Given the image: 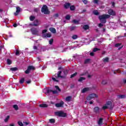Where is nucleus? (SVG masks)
I'll return each mask as SVG.
<instances>
[{
	"instance_id": "1",
	"label": "nucleus",
	"mask_w": 126,
	"mask_h": 126,
	"mask_svg": "<svg viewBox=\"0 0 126 126\" xmlns=\"http://www.w3.org/2000/svg\"><path fill=\"white\" fill-rule=\"evenodd\" d=\"M63 74L62 71H59L57 74H56L54 76H53L52 80H53L54 82H59V81H60L59 78H63L64 77H65V76L66 75V74H67V73L68 72V70H63Z\"/></svg>"
},
{
	"instance_id": "2",
	"label": "nucleus",
	"mask_w": 126,
	"mask_h": 126,
	"mask_svg": "<svg viewBox=\"0 0 126 126\" xmlns=\"http://www.w3.org/2000/svg\"><path fill=\"white\" fill-rule=\"evenodd\" d=\"M56 90L53 91L52 89L49 88H45L43 90V93H45V94H49V93H51V92H52L53 94H58L59 92H61V89H60V87L58 86H55Z\"/></svg>"
},
{
	"instance_id": "3",
	"label": "nucleus",
	"mask_w": 126,
	"mask_h": 126,
	"mask_svg": "<svg viewBox=\"0 0 126 126\" xmlns=\"http://www.w3.org/2000/svg\"><path fill=\"white\" fill-rule=\"evenodd\" d=\"M98 18L101 23H103L104 24H105V23L107 22V19H108V18H110V15L103 14L102 15L99 16L98 17Z\"/></svg>"
},
{
	"instance_id": "4",
	"label": "nucleus",
	"mask_w": 126,
	"mask_h": 126,
	"mask_svg": "<svg viewBox=\"0 0 126 126\" xmlns=\"http://www.w3.org/2000/svg\"><path fill=\"white\" fill-rule=\"evenodd\" d=\"M31 31L32 35H36V36L40 35V30L38 28H32Z\"/></svg>"
},
{
	"instance_id": "5",
	"label": "nucleus",
	"mask_w": 126,
	"mask_h": 126,
	"mask_svg": "<svg viewBox=\"0 0 126 126\" xmlns=\"http://www.w3.org/2000/svg\"><path fill=\"white\" fill-rule=\"evenodd\" d=\"M41 12L44 13V14H49L50 11L48 9V6L46 5H44L41 8Z\"/></svg>"
},
{
	"instance_id": "6",
	"label": "nucleus",
	"mask_w": 126,
	"mask_h": 126,
	"mask_svg": "<svg viewBox=\"0 0 126 126\" xmlns=\"http://www.w3.org/2000/svg\"><path fill=\"white\" fill-rule=\"evenodd\" d=\"M55 115L56 116H59V117H62V118H64V117H66V114L63 113V111H58L55 113Z\"/></svg>"
},
{
	"instance_id": "7",
	"label": "nucleus",
	"mask_w": 126,
	"mask_h": 126,
	"mask_svg": "<svg viewBox=\"0 0 126 126\" xmlns=\"http://www.w3.org/2000/svg\"><path fill=\"white\" fill-rule=\"evenodd\" d=\"M97 97L98 95H97V94H91L87 97V99L88 101H90L92 99H93L94 98H97Z\"/></svg>"
},
{
	"instance_id": "8",
	"label": "nucleus",
	"mask_w": 126,
	"mask_h": 126,
	"mask_svg": "<svg viewBox=\"0 0 126 126\" xmlns=\"http://www.w3.org/2000/svg\"><path fill=\"white\" fill-rule=\"evenodd\" d=\"M35 70V67L33 66H29L28 67V69L25 71V73H26V74H28L31 70Z\"/></svg>"
},
{
	"instance_id": "9",
	"label": "nucleus",
	"mask_w": 126,
	"mask_h": 126,
	"mask_svg": "<svg viewBox=\"0 0 126 126\" xmlns=\"http://www.w3.org/2000/svg\"><path fill=\"white\" fill-rule=\"evenodd\" d=\"M101 109L99 108V107H95L94 108V112L95 114H100V112H101Z\"/></svg>"
},
{
	"instance_id": "10",
	"label": "nucleus",
	"mask_w": 126,
	"mask_h": 126,
	"mask_svg": "<svg viewBox=\"0 0 126 126\" xmlns=\"http://www.w3.org/2000/svg\"><path fill=\"white\" fill-rule=\"evenodd\" d=\"M30 25L31 26H38V25H40V23H39V21L38 20H35L33 22V24H30Z\"/></svg>"
},
{
	"instance_id": "11",
	"label": "nucleus",
	"mask_w": 126,
	"mask_h": 126,
	"mask_svg": "<svg viewBox=\"0 0 126 126\" xmlns=\"http://www.w3.org/2000/svg\"><path fill=\"white\" fill-rule=\"evenodd\" d=\"M108 13L109 14V15H112L113 16L116 15V12L111 9L108 10Z\"/></svg>"
},
{
	"instance_id": "12",
	"label": "nucleus",
	"mask_w": 126,
	"mask_h": 126,
	"mask_svg": "<svg viewBox=\"0 0 126 126\" xmlns=\"http://www.w3.org/2000/svg\"><path fill=\"white\" fill-rule=\"evenodd\" d=\"M63 104L64 103L63 102V101H61L60 103H56L55 104V106L56 107H57V108H63Z\"/></svg>"
},
{
	"instance_id": "13",
	"label": "nucleus",
	"mask_w": 126,
	"mask_h": 126,
	"mask_svg": "<svg viewBox=\"0 0 126 126\" xmlns=\"http://www.w3.org/2000/svg\"><path fill=\"white\" fill-rule=\"evenodd\" d=\"M89 90H90V88H85L82 90L81 93H86V92H88V91H89Z\"/></svg>"
},
{
	"instance_id": "14",
	"label": "nucleus",
	"mask_w": 126,
	"mask_h": 126,
	"mask_svg": "<svg viewBox=\"0 0 126 126\" xmlns=\"http://www.w3.org/2000/svg\"><path fill=\"white\" fill-rule=\"evenodd\" d=\"M51 35L50 33H44L42 35V36L43 38H50L51 37Z\"/></svg>"
},
{
	"instance_id": "15",
	"label": "nucleus",
	"mask_w": 126,
	"mask_h": 126,
	"mask_svg": "<svg viewBox=\"0 0 126 126\" xmlns=\"http://www.w3.org/2000/svg\"><path fill=\"white\" fill-rule=\"evenodd\" d=\"M97 124L98 126H102V124H103V118H99L97 122Z\"/></svg>"
},
{
	"instance_id": "16",
	"label": "nucleus",
	"mask_w": 126,
	"mask_h": 126,
	"mask_svg": "<svg viewBox=\"0 0 126 126\" xmlns=\"http://www.w3.org/2000/svg\"><path fill=\"white\" fill-rule=\"evenodd\" d=\"M121 45H122L121 43H117L115 44V46L117 48H119V47H120L118 48V50H121V49H122V48H123V45L121 46Z\"/></svg>"
},
{
	"instance_id": "17",
	"label": "nucleus",
	"mask_w": 126,
	"mask_h": 126,
	"mask_svg": "<svg viewBox=\"0 0 126 126\" xmlns=\"http://www.w3.org/2000/svg\"><path fill=\"white\" fill-rule=\"evenodd\" d=\"M19 12H20V7H17L16 8V11L15 13H14V15H18V13H19Z\"/></svg>"
},
{
	"instance_id": "18",
	"label": "nucleus",
	"mask_w": 126,
	"mask_h": 126,
	"mask_svg": "<svg viewBox=\"0 0 126 126\" xmlns=\"http://www.w3.org/2000/svg\"><path fill=\"white\" fill-rule=\"evenodd\" d=\"M49 30H50V32H52V33H53L54 34L56 33V32H57V31L56 30V29H55L54 28H50Z\"/></svg>"
},
{
	"instance_id": "19",
	"label": "nucleus",
	"mask_w": 126,
	"mask_h": 126,
	"mask_svg": "<svg viewBox=\"0 0 126 126\" xmlns=\"http://www.w3.org/2000/svg\"><path fill=\"white\" fill-rule=\"evenodd\" d=\"M69 6H70V3H66L64 4L65 8H69Z\"/></svg>"
},
{
	"instance_id": "20",
	"label": "nucleus",
	"mask_w": 126,
	"mask_h": 126,
	"mask_svg": "<svg viewBox=\"0 0 126 126\" xmlns=\"http://www.w3.org/2000/svg\"><path fill=\"white\" fill-rule=\"evenodd\" d=\"M39 107H41V108H47V107H48V105L46 104H42L39 105Z\"/></svg>"
},
{
	"instance_id": "21",
	"label": "nucleus",
	"mask_w": 126,
	"mask_h": 126,
	"mask_svg": "<svg viewBox=\"0 0 126 126\" xmlns=\"http://www.w3.org/2000/svg\"><path fill=\"white\" fill-rule=\"evenodd\" d=\"M72 22L74 23V24H79V21L77 20H73Z\"/></svg>"
},
{
	"instance_id": "22",
	"label": "nucleus",
	"mask_w": 126,
	"mask_h": 126,
	"mask_svg": "<svg viewBox=\"0 0 126 126\" xmlns=\"http://www.w3.org/2000/svg\"><path fill=\"white\" fill-rule=\"evenodd\" d=\"M78 38V36L76 34H74L72 36V38L73 39V40H75Z\"/></svg>"
},
{
	"instance_id": "23",
	"label": "nucleus",
	"mask_w": 126,
	"mask_h": 126,
	"mask_svg": "<svg viewBox=\"0 0 126 126\" xmlns=\"http://www.w3.org/2000/svg\"><path fill=\"white\" fill-rule=\"evenodd\" d=\"M65 100L67 102H69V101L71 100V96H68L66 97Z\"/></svg>"
},
{
	"instance_id": "24",
	"label": "nucleus",
	"mask_w": 126,
	"mask_h": 126,
	"mask_svg": "<svg viewBox=\"0 0 126 126\" xmlns=\"http://www.w3.org/2000/svg\"><path fill=\"white\" fill-rule=\"evenodd\" d=\"M83 80H85V77H80L78 81H79L80 82H82V81H83Z\"/></svg>"
},
{
	"instance_id": "25",
	"label": "nucleus",
	"mask_w": 126,
	"mask_h": 126,
	"mask_svg": "<svg viewBox=\"0 0 126 126\" xmlns=\"http://www.w3.org/2000/svg\"><path fill=\"white\" fill-rule=\"evenodd\" d=\"M13 108L16 110V111H17L18 110V106L16 104H15L13 106Z\"/></svg>"
},
{
	"instance_id": "26",
	"label": "nucleus",
	"mask_w": 126,
	"mask_h": 126,
	"mask_svg": "<svg viewBox=\"0 0 126 126\" xmlns=\"http://www.w3.org/2000/svg\"><path fill=\"white\" fill-rule=\"evenodd\" d=\"M83 29L85 30H87V29H89V26L87 25H86L84 26Z\"/></svg>"
},
{
	"instance_id": "27",
	"label": "nucleus",
	"mask_w": 126,
	"mask_h": 126,
	"mask_svg": "<svg viewBox=\"0 0 126 126\" xmlns=\"http://www.w3.org/2000/svg\"><path fill=\"white\" fill-rule=\"evenodd\" d=\"M125 96L124 95H118V98L119 99H124L125 98Z\"/></svg>"
},
{
	"instance_id": "28",
	"label": "nucleus",
	"mask_w": 126,
	"mask_h": 126,
	"mask_svg": "<svg viewBox=\"0 0 126 126\" xmlns=\"http://www.w3.org/2000/svg\"><path fill=\"white\" fill-rule=\"evenodd\" d=\"M24 80H25V79H24V78H22L20 79V83L21 84H23V83H24Z\"/></svg>"
},
{
	"instance_id": "29",
	"label": "nucleus",
	"mask_w": 126,
	"mask_h": 126,
	"mask_svg": "<svg viewBox=\"0 0 126 126\" xmlns=\"http://www.w3.org/2000/svg\"><path fill=\"white\" fill-rule=\"evenodd\" d=\"M103 61L104 63H108V62H109V58H104L103 59Z\"/></svg>"
},
{
	"instance_id": "30",
	"label": "nucleus",
	"mask_w": 126,
	"mask_h": 126,
	"mask_svg": "<svg viewBox=\"0 0 126 126\" xmlns=\"http://www.w3.org/2000/svg\"><path fill=\"white\" fill-rule=\"evenodd\" d=\"M17 69V67H12L10 68V70H12V71H16Z\"/></svg>"
},
{
	"instance_id": "31",
	"label": "nucleus",
	"mask_w": 126,
	"mask_h": 126,
	"mask_svg": "<svg viewBox=\"0 0 126 126\" xmlns=\"http://www.w3.org/2000/svg\"><path fill=\"white\" fill-rule=\"evenodd\" d=\"M93 13L94 14V15H99V12L97 10L94 11Z\"/></svg>"
},
{
	"instance_id": "32",
	"label": "nucleus",
	"mask_w": 126,
	"mask_h": 126,
	"mask_svg": "<svg viewBox=\"0 0 126 126\" xmlns=\"http://www.w3.org/2000/svg\"><path fill=\"white\" fill-rule=\"evenodd\" d=\"M90 63V59H86L85 60V63Z\"/></svg>"
},
{
	"instance_id": "33",
	"label": "nucleus",
	"mask_w": 126,
	"mask_h": 126,
	"mask_svg": "<svg viewBox=\"0 0 126 126\" xmlns=\"http://www.w3.org/2000/svg\"><path fill=\"white\" fill-rule=\"evenodd\" d=\"M108 108H109V106H107V105H106V104H105L104 106H103L102 107V109L103 110H106V109H108Z\"/></svg>"
},
{
	"instance_id": "34",
	"label": "nucleus",
	"mask_w": 126,
	"mask_h": 126,
	"mask_svg": "<svg viewBox=\"0 0 126 126\" xmlns=\"http://www.w3.org/2000/svg\"><path fill=\"white\" fill-rule=\"evenodd\" d=\"M70 10H75V6L74 5H72L70 7Z\"/></svg>"
},
{
	"instance_id": "35",
	"label": "nucleus",
	"mask_w": 126,
	"mask_h": 126,
	"mask_svg": "<svg viewBox=\"0 0 126 126\" xmlns=\"http://www.w3.org/2000/svg\"><path fill=\"white\" fill-rule=\"evenodd\" d=\"M12 63V62H11L10 60H9V59L7 60V64H11Z\"/></svg>"
},
{
	"instance_id": "36",
	"label": "nucleus",
	"mask_w": 126,
	"mask_h": 126,
	"mask_svg": "<svg viewBox=\"0 0 126 126\" xmlns=\"http://www.w3.org/2000/svg\"><path fill=\"white\" fill-rule=\"evenodd\" d=\"M34 19H35V17L33 16H31L30 17V20H31V21H33V20H34Z\"/></svg>"
},
{
	"instance_id": "37",
	"label": "nucleus",
	"mask_w": 126,
	"mask_h": 126,
	"mask_svg": "<svg viewBox=\"0 0 126 126\" xmlns=\"http://www.w3.org/2000/svg\"><path fill=\"white\" fill-rule=\"evenodd\" d=\"M77 75V72H75V73L71 75L70 78H72L73 77H74V76H76Z\"/></svg>"
},
{
	"instance_id": "38",
	"label": "nucleus",
	"mask_w": 126,
	"mask_h": 126,
	"mask_svg": "<svg viewBox=\"0 0 126 126\" xmlns=\"http://www.w3.org/2000/svg\"><path fill=\"white\" fill-rule=\"evenodd\" d=\"M49 122H50V123H51V124H54L55 122V119H52L49 120Z\"/></svg>"
},
{
	"instance_id": "39",
	"label": "nucleus",
	"mask_w": 126,
	"mask_h": 126,
	"mask_svg": "<svg viewBox=\"0 0 126 126\" xmlns=\"http://www.w3.org/2000/svg\"><path fill=\"white\" fill-rule=\"evenodd\" d=\"M65 18L67 20H69V19H70V16L69 15H67L66 16Z\"/></svg>"
},
{
	"instance_id": "40",
	"label": "nucleus",
	"mask_w": 126,
	"mask_h": 126,
	"mask_svg": "<svg viewBox=\"0 0 126 126\" xmlns=\"http://www.w3.org/2000/svg\"><path fill=\"white\" fill-rule=\"evenodd\" d=\"M97 51H100V49L97 48H95L93 49V52H97Z\"/></svg>"
},
{
	"instance_id": "41",
	"label": "nucleus",
	"mask_w": 126,
	"mask_h": 126,
	"mask_svg": "<svg viewBox=\"0 0 126 126\" xmlns=\"http://www.w3.org/2000/svg\"><path fill=\"white\" fill-rule=\"evenodd\" d=\"M112 105V102L111 101H108L106 103V106H111Z\"/></svg>"
},
{
	"instance_id": "42",
	"label": "nucleus",
	"mask_w": 126,
	"mask_h": 126,
	"mask_svg": "<svg viewBox=\"0 0 126 126\" xmlns=\"http://www.w3.org/2000/svg\"><path fill=\"white\" fill-rule=\"evenodd\" d=\"M9 119V116H7V117L4 120V122L6 123V122L8 121Z\"/></svg>"
},
{
	"instance_id": "43",
	"label": "nucleus",
	"mask_w": 126,
	"mask_h": 126,
	"mask_svg": "<svg viewBox=\"0 0 126 126\" xmlns=\"http://www.w3.org/2000/svg\"><path fill=\"white\" fill-rule=\"evenodd\" d=\"M18 124L19 125V126H23V123H22V122L19 121L18 122Z\"/></svg>"
},
{
	"instance_id": "44",
	"label": "nucleus",
	"mask_w": 126,
	"mask_h": 126,
	"mask_svg": "<svg viewBox=\"0 0 126 126\" xmlns=\"http://www.w3.org/2000/svg\"><path fill=\"white\" fill-rule=\"evenodd\" d=\"M54 41V39H51L49 40V44L50 45H52V44H53V42Z\"/></svg>"
},
{
	"instance_id": "45",
	"label": "nucleus",
	"mask_w": 126,
	"mask_h": 126,
	"mask_svg": "<svg viewBox=\"0 0 126 126\" xmlns=\"http://www.w3.org/2000/svg\"><path fill=\"white\" fill-rule=\"evenodd\" d=\"M83 2L85 3V4H87V3L88 2V1L87 0H82Z\"/></svg>"
},
{
	"instance_id": "46",
	"label": "nucleus",
	"mask_w": 126,
	"mask_h": 126,
	"mask_svg": "<svg viewBox=\"0 0 126 126\" xmlns=\"http://www.w3.org/2000/svg\"><path fill=\"white\" fill-rule=\"evenodd\" d=\"M19 51L18 50H16V56H19Z\"/></svg>"
},
{
	"instance_id": "47",
	"label": "nucleus",
	"mask_w": 126,
	"mask_h": 126,
	"mask_svg": "<svg viewBox=\"0 0 126 126\" xmlns=\"http://www.w3.org/2000/svg\"><path fill=\"white\" fill-rule=\"evenodd\" d=\"M103 26H104V25L102 24V23H100L98 24V27H103Z\"/></svg>"
},
{
	"instance_id": "48",
	"label": "nucleus",
	"mask_w": 126,
	"mask_h": 126,
	"mask_svg": "<svg viewBox=\"0 0 126 126\" xmlns=\"http://www.w3.org/2000/svg\"><path fill=\"white\" fill-rule=\"evenodd\" d=\"M107 83V81L103 80L102 82V84H106Z\"/></svg>"
},
{
	"instance_id": "49",
	"label": "nucleus",
	"mask_w": 126,
	"mask_h": 126,
	"mask_svg": "<svg viewBox=\"0 0 126 126\" xmlns=\"http://www.w3.org/2000/svg\"><path fill=\"white\" fill-rule=\"evenodd\" d=\"M54 17L55 18H57V17H59V14H55L54 15Z\"/></svg>"
},
{
	"instance_id": "50",
	"label": "nucleus",
	"mask_w": 126,
	"mask_h": 126,
	"mask_svg": "<svg viewBox=\"0 0 126 126\" xmlns=\"http://www.w3.org/2000/svg\"><path fill=\"white\" fill-rule=\"evenodd\" d=\"M90 55L91 56V57H93V56H94V52H91Z\"/></svg>"
},
{
	"instance_id": "51",
	"label": "nucleus",
	"mask_w": 126,
	"mask_h": 126,
	"mask_svg": "<svg viewBox=\"0 0 126 126\" xmlns=\"http://www.w3.org/2000/svg\"><path fill=\"white\" fill-rule=\"evenodd\" d=\"M47 32V30H44L42 31V34H45Z\"/></svg>"
},
{
	"instance_id": "52",
	"label": "nucleus",
	"mask_w": 126,
	"mask_h": 126,
	"mask_svg": "<svg viewBox=\"0 0 126 126\" xmlns=\"http://www.w3.org/2000/svg\"><path fill=\"white\" fill-rule=\"evenodd\" d=\"M24 125H25V126H28L29 124L27 122H24Z\"/></svg>"
},
{
	"instance_id": "53",
	"label": "nucleus",
	"mask_w": 126,
	"mask_h": 126,
	"mask_svg": "<svg viewBox=\"0 0 126 126\" xmlns=\"http://www.w3.org/2000/svg\"><path fill=\"white\" fill-rule=\"evenodd\" d=\"M94 3H98V0H94Z\"/></svg>"
},
{
	"instance_id": "54",
	"label": "nucleus",
	"mask_w": 126,
	"mask_h": 126,
	"mask_svg": "<svg viewBox=\"0 0 126 126\" xmlns=\"http://www.w3.org/2000/svg\"><path fill=\"white\" fill-rule=\"evenodd\" d=\"M27 83H28V84H29L30 83H31V80H28L27 81Z\"/></svg>"
},
{
	"instance_id": "55",
	"label": "nucleus",
	"mask_w": 126,
	"mask_h": 126,
	"mask_svg": "<svg viewBox=\"0 0 126 126\" xmlns=\"http://www.w3.org/2000/svg\"><path fill=\"white\" fill-rule=\"evenodd\" d=\"M74 29H75V27H71V31L74 30Z\"/></svg>"
},
{
	"instance_id": "56",
	"label": "nucleus",
	"mask_w": 126,
	"mask_h": 126,
	"mask_svg": "<svg viewBox=\"0 0 126 126\" xmlns=\"http://www.w3.org/2000/svg\"><path fill=\"white\" fill-rule=\"evenodd\" d=\"M34 11H36V12L39 11V9L38 8L34 9Z\"/></svg>"
},
{
	"instance_id": "57",
	"label": "nucleus",
	"mask_w": 126,
	"mask_h": 126,
	"mask_svg": "<svg viewBox=\"0 0 126 126\" xmlns=\"http://www.w3.org/2000/svg\"><path fill=\"white\" fill-rule=\"evenodd\" d=\"M33 49H34V50H37V46H33Z\"/></svg>"
},
{
	"instance_id": "58",
	"label": "nucleus",
	"mask_w": 126,
	"mask_h": 126,
	"mask_svg": "<svg viewBox=\"0 0 126 126\" xmlns=\"http://www.w3.org/2000/svg\"><path fill=\"white\" fill-rule=\"evenodd\" d=\"M13 26H14V27H17V24H14L13 25Z\"/></svg>"
},
{
	"instance_id": "59",
	"label": "nucleus",
	"mask_w": 126,
	"mask_h": 126,
	"mask_svg": "<svg viewBox=\"0 0 126 126\" xmlns=\"http://www.w3.org/2000/svg\"><path fill=\"white\" fill-rule=\"evenodd\" d=\"M9 37H12V35L11 34V32H9Z\"/></svg>"
},
{
	"instance_id": "60",
	"label": "nucleus",
	"mask_w": 126,
	"mask_h": 126,
	"mask_svg": "<svg viewBox=\"0 0 126 126\" xmlns=\"http://www.w3.org/2000/svg\"><path fill=\"white\" fill-rule=\"evenodd\" d=\"M112 6H115V2H112Z\"/></svg>"
},
{
	"instance_id": "61",
	"label": "nucleus",
	"mask_w": 126,
	"mask_h": 126,
	"mask_svg": "<svg viewBox=\"0 0 126 126\" xmlns=\"http://www.w3.org/2000/svg\"><path fill=\"white\" fill-rule=\"evenodd\" d=\"M90 104H91V105H92V104H93V101H90Z\"/></svg>"
},
{
	"instance_id": "62",
	"label": "nucleus",
	"mask_w": 126,
	"mask_h": 126,
	"mask_svg": "<svg viewBox=\"0 0 126 126\" xmlns=\"http://www.w3.org/2000/svg\"><path fill=\"white\" fill-rule=\"evenodd\" d=\"M10 126H14V124H10Z\"/></svg>"
},
{
	"instance_id": "63",
	"label": "nucleus",
	"mask_w": 126,
	"mask_h": 126,
	"mask_svg": "<svg viewBox=\"0 0 126 126\" xmlns=\"http://www.w3.org/2000/svg\"><path fill=\"white\" fill-rule=\"evenodd\" d=\"M37 60H38V62H40V58H37Z\"/></svg>"
},
{
	"instance_id": "64",
	"label": "nucleus",
	"mask_w": 126,
	"mask_h": 126,
	"mask_svg": "<svg viewBox=\"0 0 126 126\" xmlns=\"http://www.w3.org/2000/svg\"><path fill=\"white\" fill-rule=\"evenodd\" d=\"M0 12H2V9H0Z\"/></svg>"
}]
</instances>
